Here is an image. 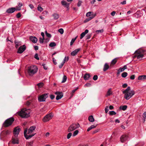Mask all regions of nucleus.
Here are the masks:
<instances>
[{
  "label": "nucleus",
  "instance_id": "obj_1",
  "mask_svg": "<svg viewBox=\"0 0 146 146\" xmlns=\"http://www.w3.org/2000/svg\"><path fill=\"white\" fill-rule=\"evenodd\" d=\"M31 111L30 109L24 108L21 109L20 111H18L17 113L19 116L22 118H27L30 116Z\"/></svg>",
  "mask_w": 146,
  "mask_h": 146
},
{
  "label": "nucleus",
  "instance_id": "obj_2",
  "mask_svg": "<svg viewBox=\"0 0 146 146\" xmlns=\"http://www.w3.org/2000/svg\"><path fill=\"white\" fill-rule=\"evenodd\" d=\"M145 51V50L141 49L136 50L135 52V55L133 57V58L134 59L137 57L138 59L141 60L144 56V54Z\"/></svg>",
  "mask_w": 146,
  "mask_h": 146
},
{
  "label": "nucleus",
  "instance_id": "obj_3",
  "mask_svg": "<svg viewBox=\"0 0 146 146\" xmlns=\"http://www.w3.org/2000/svg\"><path fill=\"white\" fill-rule=\"evenodd\" d=\"M37 71V68L36 66H32L29 67L27 70V73L30 76H32Z\"/></svg>",
  "mask_w": 146,
  "mask_h": 146
},
{
  "label": "nucleus",
  "instance_id": "obj_4",
  "mask_svg": "<svg viewBox=\"0 0 146 146\" xmlns=\"http://www.w3.org/2000/svg\"><path fill=\"white\" fill-rule=\"evenodd\" d=\"M14 121V119L11 117L6 119L3 124V126L5 127H8L11 125Z\"/></svg>",
  "mask_w": 146,
  "mask_h": 146
},
{
  "label": "nucleus",
  "instance_id": "obj_5",
  "mask_svg": "<svg viewBox=\"0 0 146 146\" xmlns=\"http://www.w3.org/2000/svg\"><path fill=\"white\" fill-rule=\"evenodd\" d=\"M80 127V125L78 123H73L70 125L68 131L69 132L72 131Z\"/></svg>",
  "mask_w": 146,
  "mask_h": 146
},
{
  "label": "nucleus",
  "instance_id": "obj_6",
  "mask_svg": "<svg viewBox=\"0 0 146 146\" xmlns=\"http://www.w3.org/2000/svg\"><path fill=\"white\" fill-rule=\"evenodd\" d=\"M48 94H44L38 97V100L40 102H45L46 99L48 97Z\"/></svg>",
  "mask_w": 146,
  "mask_h": 146
},
{
  "label": "nucleus",
  "instance_id": "obj_7",
  "mask_svg": "<svg viewBox=\"0 0 146 146\" xmlns=\"http://www.w3.org/2000/svg\"><path fill=\"white\" fill-rule=\"evenodd\" d=\"M135 92L133 90L129 91V92L125 94L124 98L127 100H129L134 94Z\"/></svg>",
  "mask_w": 146,
  "mask_h": 146
},
{
  "label": "nucleus",
  "instance_id": "obj_8",
  "mask_svg": "<svg viewBox=\"0 0 146 146\" xmlns=\"http://www.w3.org/2000/svg\"><path fill=\"white\" fill-rule=\"evenodd\" d=\"M53 117V115L52 113H50L49 114L46 115L43 118V121L44 122L48 121Z\"/></svg>",
  "mask_w": 146,
  "mask_h": 146
},
{
  "label": "nucleus",
  "instance_id": "obj_9",
  "mask_svg": "<svg viewBox=\"0 0 146 146\" xmlns=\"http://www.w3.org/2000/svg\"><path fill=\"white\" fill-rule=\"evenodd\" d=\"M11 131L7 130L3 131L0 134L1 137H3L9 135L11 132Z\"/></svg>",
  "mask_w": 146,
  "mask_h": 146
},
{
  "label": "nucleus",
  "instance_id": "obj_10",
  "mask_svg": "<svg viewBox=\"0 0 146 146\" xmlns=\"http://www.w3.org/2000/svg\"><path fill=\"white\" fill-rule=\"evenodd\" d=\"M55 94L57 95L56 98L57 100L61 99L63 96V93L62 92H56L55 93Z\"/></svg>",
  "mask_w": 146,
  "mask_h": 146
},
{
  "label": "nucleus",
  "instance_id": "obj_11",
  "mask_svg": "<svg viewBox=\"0 0 146 146\" xmlns=\"http://www.w3.org/2000/svg\"><path fill=\"white\" fill-rule=\"evenodd\" d=\"M26 48V46L25 45L21 46L18 49L17 52L19 53H21L25 50Z\"/></svg>",
  "mask_w": 146,
  "mask_h": 146
},
{
  "label": "nucleus",
  "instance_id": "obj_12",
  "mask_svg": "<svg viewBox=\"0 0 146 146\" xmlns=\"http://www.w3.org/2000/svg\"><path fill=\"white\" fill-rule=\"evenodd\" d=\"M127 135L124 134L122 135L120 137V140L121 142H124L127 140L128 138Z\"/></svg>",
  "mask_w": 146,
  "mask_h": 146
},
{
  "label": "nucleus",
  "instance_id": "obj_13",
  "mask_svg": "<svg viewBox=\"0 0 146 146\" xmlns=\"http://www.w3.org/2000/svg\"><path fill=\"white\" fill-rule=\"evenodd\" d=\"M15 10L16 8L15 7H12L8 9L6 12L9 13H13Z\"/></svg>",
  "mask_w": 146,
  "mask_h": 146
},
{
  "label": "nucleus",
  "instance_id": "obj_14",
  "mask_svg": "<svg viewBox=\"0 0 146 146\" xmlns=\"http://www.w3.org/2000/svg\"><path fill=\"white\" fill-rule=\"evenodd\" d=\"M20 131V128L18 127H17L15 128L14 129L13 131V133L14 135H17L19 134V133Z\"/></svg>",
  "mask_w": 146,
  "mask_h": 146
},
{
  "label": "nucleus",
  "instance_id": "obj_15",
  "mask_svg": "<svg viewBox=\"0 0 146 146\" xmlns=\"http://www.w3.org/2000/svg\"><path fill=\"white\" fill-rule=\"evenodd\" d=\"M36 128V127L34 126H31L29 129L27 134H30Z\"/></svg>",
  "mask_w": 146,
  "mask_h": 146
},
{
  "label": "nucleus",
  "instance_id": "obj_16",
  "mask_svg": "<svg viewBox=\"0 0 146 146\" xmlns=\"http://www.w3.org/2000/svg\"><path fill=\"white\" fill-rule=\"evenodd\" d=\"M80 50V48L76 49L71 53V55L72 56H75L76 54H77L78 52Z\"/></svg>",
  "mask_w": 146,
  "mask_h": 146
},
{
  "label": "nucleus",
  "instance_id": "obj_17",
  "mask_svg": "<svg viewBox=\"0 0 146 146\" xmlns=\"http://www.w3.org/2000/svg\"><path fill=\"white\" fill-rule=\"evenodd\" d=\"M30 40L34 43H36L38 40L37 38L35 36H30Z\"/></svg>",
  "mask_w": 146,
  "mask_h": 146
},
{
  "label": "nucleus",
  "instance_id": "obj_18",
  "mask_svg": "<svg viewBox=\"0 0 146 146\" xmlns=\"http://www.w3.org/2000/svg\"><path fill=\"white\" fill-rule=\"evenodd\" d=\"M88 30L87 29H86L85 30L84 32L82 33L80 35V38L82 39L84 36L86 34L88 33Z\"/></svg>",
  "mask_w": 146,
  "mask_h": 146
},
{
  "label": "nucleus",
  "instance_id": "obj_19",
  "mask_svg": "<svg viewBox=\"0 0 146 146\" xmlns=\"http://www.w3.org/2000/svg\"><path fill=\"white\" fill-rule=\"evenodd\" d=\"M23 5V3H21L18 4V6H16V11H20L21 10V7Z\"/></svg>",
  "mask_w": 146,
  "mask_h": 146
},
{
  "label": "nucleus",
  "instance_id": "obj_20",
  "mask_svg": "<svg viewBox=\"0 0 146 146\" xmlns=\"http://www.w3.org/2000/svg\"><path fill=\"white\" fill-rule=\"evenodd\" d=\"M12 143L13 144H18L19 142L17 138H15L13 137L12 138Z\"/></svg>",
  "mask_w": 146,
  "mask_h": 146
},
{
  "label": "nucleus",
  "instance_id": "obj_21",
  "mask_svg": "<svg viewBox=\"0 0 146 146\" xmlns=\"http://www.w3.org/2000/svg\"><path fill=\"white\" fill-rule=\"evenodd\" d=\"M61 4L65 6L66 7L68 8L69 6V4L67 3L66 1L62 0L61 2Z\"/></svg>",
  "mask_w": 146,
  "mask_h": 146
},
{
  "label": "nucleus",
  "instance_id": "obj_22",
  "mask_svg": "<svg viewBox=\"0 0 146 146\" xmlns=\"http://www.w3.org/2000/svg\"><path fill=\"white\" fill-rule=\"evenodd\" d=\"M112 94V92L111 91V88H110L107 91V94L106 95V97H108V96H110Z\"/></svg>",
  "mask_w": 146,
  "mask_h": 146
},
{
  "label": "nucleus",
  "instance_id": "obj_23",
  "mask_svg": "<svg viewBox=\"0 0 146 146\" xmlns=\"http://www.w3.org/2000/svg\"><path fill=\"white\" fill-rule=\"evenodd\" d=\"M91 76L90 74L86 73L84 75V78L85 80H87Z\"/></svg>",
  "mask_w": 146,
  "mask_h": 146
},
{
  "label": "nucleus",
  "instance_id": "obj_24",
  "mask_svg": "<svg viewBox=\"0 0 146 146\" xmlns=\"http://www.w3.org/2000/svg\"><path fill=\"white\" fill-rule=\"evenodd\" d=\"M95 17V15H93L91 17H90L87 18L86 20L84 21V22L85 23H86L90 21L92 19H93L94 17Z\"/></svg>",
  "mask_w": 146,
  "mask_h": 146
},
{
  "label": "nucleus",
  "instance_id": "obj_25",
  "mask_svg": "<svg viewBox=\"0 0 146 146\" xmlns=\"http://www.w3.org/2000/svg\"><path fill=\"white\" fill-rule=\"evenodd\" d=\"M93 15H95V16L96 15V14H94L92 12H89L87 13L86 14V16L88 17H91Z\"/></svg>",
  "mask_w": 146,
  "mask_h": 146
},
{
  "label": "nucleus",
  "instance_id": "obj_26",
  "mask_svg": "<svg viewBox=\"0 0 146 146\" xmlns=\"http://www.w3.org/2000/svg\"><path fill=\"white\" fill-rule=\"evenodd\" d=\"M109 66L107 63H106L105 64L103 68V71L104 72L106 71L109 68Z\"/></svg>",
  "mask_w": 146,
  "mask_h": 146
},
{
  "label": "nucleus",
  "instance_id": "obj_27",
  "mask_svg": "<svg viewBox=\"0 0 146 146\" xmlns=\"http://www.w3.org/2000/svg\"><path fill=\"white\" fill-rule=\"evenodd\" d=\"M117 59L116 58H114L111 61L110 64L111 66H113L117 62Z\"/></svg>",
  "mask_w": 146,
  "mask_h": 146
},
{
  "label": "nucleus",
  "instance_id": "obj_28",
  "mask_svg": "<svg viewBox=\"0 0 146 146\" xmlns=\"http://www.w3.org/2000/svg\"><path fill=\"white\" fill-rule=\"evenodd\" d=\"M138 79L139 80L146 79V75H143L139 76L138 77Z\"/></svg>",
  "mask_w": 146,
  "mask_h": 146
},
{
  "label": "nucleus",
  "instance_id": "obj_29",
  "mask_svg": "<svg viewBox=\"0 0 146 146\" xmlns=\"http://www.w3.org/2000/svg\"><path fill=\"white\" fill-rule=\"evenodd\" d=\"M130 87H128L126 89L123 91V94H126V93H127L129 92V91H130Z\"/></svg>",
  "mask_w": 146,
  "mask_h": 146
},
{
  "label": "nucleus",
  "instance_id": "obj_30",
  "mask_svg": "<svg viewBox=\"0 0 146 146\" xmlns=\"http://www.w3.org/2000/svg\"><path fill=\"white\" fill-rule=\"evenodd\" d=\"M127 106L124 105L123 106H120L119 108V109L120 110H122L123 111H124L127 109Z\"/></svg>",
  "mask_w": 146,
  "mask_h": 146
},
{
  "label": "nucleus",
  "instance_id": "obj_31",
  "mask_svg": "<svg viewBox=\"0 0 146 146\" xmlns=\"http://www.w3.org/2000/svg\"><path fill=\"white\" fill-rule=\"evenodd\" d=\"M52 16L54 17V19H57L59 17V15L58 14L56 13H54L52 15Z\"/></svg>",
  "mask_w": 146,
  "mask_h": 146
},
{
  "label": "nucleus",
  "instance_id": "obj_32",
  "mask_svg": "<svg viewBox=\"0 0 146 146\" xmlns=\"http://www.w3.org/2000/svg\"><path fill=\"white\" fill-rule=\"evenodd\" d=\"M88 119L91 122H93L94 121V120L93 117L92 115L90 116L88 118Z\"/></svg>",
  "mask_w": 146,
  "mask_h": 146
},
{
  "label": "nucleus",
  "instance_id": "obj_33",
  "mask_svg": "<svg viewBox=\"0 0 146 146\" xmlns=\"http://www.w3.org/2000/svg\"><path fill=\"white\" fill-rule=\"evenodd\" d=\"M77 37L78 36H77L75 38H73L72 39L70 43V45L71 46H72L73 44V43L74 42V41L76 40Z\"/></svg>",
  "mask_w": 146,
  "mask_h": 146
},
{
  "label": "nucleus",
  "instance_id": "obj_34",
  "mask_svg": "<svg viewBox=\"0 0 146 146\" xmlns=\"http://www.w3.org/2000/svg\"><path fill=\"white\" fill-rule=\"evenodd\" d=\"M35 134H33L32 135H27V136H26V137H25L27 139H30L31 137H32L34 136V135H35Z\"/></svg>",
  "mask_w": 146,
  "mask_h": 146
},
{
  "label": "nucleus",
  "instance_id": "obj_35",
  "mask_svg": "<svg viewBox=\"0 0 146 146\" xmlns=\"http://www.w3.org/2000/svg\"><path fill=\"white\" fill-rule=\"evenodd\" d=\"M143 122L144 123L145 121V117H146V112H145L143 115Z\"/></svg>",
  "mask_w": 146,
  "mask_h": 146
},
{
  "label": "nucleus",
  "instance_id": "obj_36",
  "mask_svg": "<svg viewBox=\"0 0 146 146\" xmlns=\"http://www.w3.org/2000/svg\"><path fill=\"white\" fill-rule=\"evenodd\" d=\"M37 86H38V88H41L43 86V83L42 82H40L37 84Z\"/></svg>",
  "mask_w": 146,
  "mask_h": 146
},
{
  "label": "nucleus",
  "instance_id": "obj_37",
  "mask_svg": "<svg viewBox=\"0 0 146 146\" xmlns=\"http://www.w3.org/2000/svg\"><path fill=\"white\" fill-rule=\"evenodd\" d=\"M56 45V43L54 42H51L50 43L49 46L51 47L55 46Z\"/></svg>",
  "mask_w": 146,
  "mask_h": 146
},
{
  "label": "nucleus",
  "instance_id": "obj_38",
  "mask_svg": "<svg viewBox=\"0 0 146 146\" xmlns=\"http://www.w3.org/2000/svg\"><path fill=\"white\" fill-rule=\"evenodd\" d=\"M121 76L123 78H125L127 75V73L126 72H123L121 74Z\"/></svg>",
  "mask_w": 146,
  "mask_h": 146
},
{
  "label": "nucleus",
  "instance_id": "obj_39",
  "mask_svg": "<svg viewBox=\"0 0 146 146\" xmlns=\"http://www.w3.org/2000/svg\"><path fill=\"white\" fill-rule=\"evenodd\" d=\"M78 132L79 131L78 130H76L74 132L72 136L74 137L75 136L78 134Z\"/></svg>",
  "mask_w": 146,
  "mask_h": 146
},
{
  "label": "nucleus",
  "instance_id": "obj_40",
  "mask_svg": "<svg viewBox=\"0 0 146 146\" xmlns=\"http://www.w3.org/2000/svg\"><path fill=\"white\" fill-rule=\"evenodd\" d=\"M37 9L38 11L40 12H41L43 10V8H42L40 5H38Z\"/></svg>",
  "mask_w": 146,
  "mask_h": 146
},
{
  "label": "nucleus",
  "instance_id": "obj_41",
  "mask_svg": "<svg viewBox=\"0 0 146 146\" xmlns=\"http://www.w3.org/2000/svg\"><path fill=\"white\" fill-rule=\"evenodd\" d=\"M103 31H104L102 29L101 30L96 31V33L97 34H98L99 33H102L103 32Z\"/></svg>",
  "mask_w": 146,
  "mask_h": 146
},
{
  "label": "nucleus",
  "instance_id": "obj_42",
  "mask_svg": "<svg viewBox=\"0 0 146 146\" xmlns=\"http://www.w3.org/2000/svg\"><path fill=\"white\" fill-rule=\"evenodd\" d=\"M67 77L66 76H64L63 78V80L62 82V83L65 82L66 80Z\"/></svg>",
  "mask_w": 146,
  "mask_h": 146
},
{
  "label": "nucleus",
  "instance_id": "obj_43",
  "mask_svg": "<svg viewBox=\"0 0 146 146\" xmlns=\"http://www.w3.org/2000/svg\"><path fill=\"white\" fill-rule=\"evenodd\" d=\"M109 113L110 115H115L116 114V112L114 111H110Z\"/></svg>",
  "mask_w": 146,
  "mask_h": 146
},
{
  "label": "nucleus",
  "instance_id": "obj_44",
  "mask_svg": "<svg viewBox=\"0 0 146 146\" xmlns=\"http://www.w3.org/2000/svg\"><path fill=\"white\" fill-rule=\"evenodd\" d=\"M58 31L61 34H63L64 33V30L62 28L59 29Z\"/></svg>",
  "mask_w": 146,
  "mask_h": 146
},
{
  "label": "nucleus",
  "instance_id": "obj_45",
  "mask_svg": "<svg viewBox=\"0 0 146 146\" xmlns=\"http://www.w3.org/2000/svg\"><path fill=\"white\" fill-rule=\"evenodd\" d=\"M45 35H46V36L48 37H49V38H50L51 37V35L50 34H49L48 33L47 31H45Z\"/></svg>",
  "mask_w": 146,
  "mask_h": 146
},
{
  "label": "nucleus",
  "instance_id": "obj_46",
  "mask_svg": "<svg viewBox=\"0 0 146 146\" xmlns=\"http://www.w3.org/2000/svg\"><path fill=\"white\" fill-rule=\"evenodd\" d=\"M44 38H42L40 37L39 38V41L40 43H43L44 42Z\"/></svg>",
  "mask_w": 146,
  "mask_h": 146
},
{
  "label": "nucleus",
  "instance_id": "obj_47",
  "mask_svg": "<svg viewBox=\"0 0 146 146\" xmlns=\"http://www.w3.org/2000/svg\"><path fill=\"white\" fill-rule=\"evenodd\" d=\"M72 135V133L71 132L69 133L67 135V138L68 139H69L71 137V136Z\"/></svg>",
  "mask_w": 146,
  "mask_h": 146
},
{
  "label": "nucleus",
  "instance_id": "obj_48",
  "mask_svg": "<svg viewBox=\"0 0 146 146\" xmlns=\"http://www.w3.org/2000/svg\"><path fill=\"white\" fill-rule=\"evenodd\" d=\"M27 130H28L26 128L25 129V130H24V135L25 137H26V136H27Z\"/></svg>",
  "mask_w": 146,
  "mask_h": 146
},
{
  "label": "nucleus",
  "instance_id": "obj_49",
  "mask_svg": "<svg viewBox=\"0 0 146 146\" xmlns=\"http://www.w3.org/2000/svg\"><path fill=\"white\" fill-rule=\"evenodd\" d=\"M78 89V88H77L76 89L73 90H72V92L71 93V96L72 97L73 96V93H74Z\"/></svg>",
  "mask_w": 146,
  "mask_h": 146
},
{
  "label": "nucleus",
  "instance_id": "obj_50",
  "mask_svg": "<svg viewBox=\"0 0 146 146\" xmlns=\"http://www.w3.org/2000/svg\"><path fill=\"white\" fill-rule=\"evenodd\" d=\"M34 58L37 60H39V58L38 56V54L37 53H36L34 56Z\"/></svg>",
  "mask_w": 146,
  "mask_h": 146
},
{
  "label": "nucleus",
  "instance_id": "obj_51",
  "mask_svg": "<svg viewBox=\"0 0 146 146\" xmlns=\"http://www.w3.org/2000/svg\"><path fill=\"white\" fill-rule=\"evenodd\" d=\"M98 78V76L97 75H94L93 77V79L94 80H96Z\"/></svg>",
  "mask_w": 146,
  "mask_h": 146
},
{
  "label": "nucleus",
  "instance_id": "obj_52",
  "mask_svg": "<svg viewBox=\"0 0 146 146\" xmlns=\"http://www.w3.org/2000/svg\"><path fill=\"white\" fill-rule=\"evenodd\" d=\"M91 34H88V35L86 36V39H89L91 37Z\"/></svg>",
  "mask_w": 146,
  "mask_h": 146
},
{
  "label": "nucleus",
  "instance_id": "obj_53",
  "mask_svg": "<svg viewBox=\"0 0 146 146\" xmlns=\"http://www.w3.org/2000/svg\"><path fill=\"white\" fill-rule=\"evenodd\" d=\"M21 15L20 13H19L16 15V17L17 18H19L21 17Z\"/></svg>",
  "mask_w": 146,
  "mask_h": 146
},
{
  "label": "nucleus",
  "instance_id": "obj_54",
  "mask_svg": "<svg viewBox=\"0 0 146 146\" xmlns=\"http://www.w3.org/2000/svg\"><path fill=\"white\" fill-rule=\"evenodd\" d=\"M82 2L80 1H79L78 2L77 4V6L78 7H80L81 5Z\"/></svg>",
  "mask_w": 146,
  "mask_h": 146
},
{
  "label": "nucleus",
  "instance_id": "obj_55",
  "mask_svg": "<svg viewBox=\"0 0 146 146\" xmlns=\"http://www.w3.org/2000/svg\"><path fill=\"white\" fill-rule=\"evenodd\" d=\"M52 60L53 62L54 63V64H55V65L57 63L56 62V60L54 58H52Z\"/></svg>",
  "mask_w": 146,
  "mask_h": 146
},
{
  "label": "nucleus",
  "instance_id": "obj_56",
  "mask_svg": "<svg viewBox=\"0 0 146 146\" xmlns=\"http://www.w3.org/2000/svg\"><path fill=\"white\" fill-rule=\"evenodd\" d=\"M96 125L95 126L94 125H91L90 127V128L91 129H94L96 127Z\"/></svg>",
  "mask_w": 146,
  "mask_h": 146
},
{
  "label": "nucleus",
  "instance_id": "obj_57",
  "mask_svg": "<svg viewBox=\"0 0 146 146\" xmlns=\"http://www.w3.org/2000/svg\"><path fill=\"white\" fill-rule=\"evenodd\" d=\"M42 65L43 66L45 70L47 69V67L46 66L45 64H42Z\"/></svg>",
  "mask_w": 146,
  "mask_h": 146
},
{
  "label": "nucleus",
  "instance_id": "obj_58",
  "mask_svg": "<svg viewBox=\"0 0 146 146\" xmlns=\"http://www.w3.org/2000/svg\"><path fill=\"white\" fill-rule=\"evenodd\" d=\"M108 108V106H107L106 107V108L105 109V112L106 113H107L109 110V109Z\"/></svg>",
  "mask_w": 146,
  "mask_h": 146
},
{
  "label": "nucleus",
  "instance_id": "obj_59",
  "mask_svg": "<svg viewBox=\"0 0 146 146\" xmlns=\"http://www.w3.org/2000/svg\"><path fill=\"white\" fill-rule=\"evenodd\" d=\"M50 97L51 100H53L55 96L53 95H51L50 96Z\"/></svg>",
  "mask_w": 146,
  "mask_h": 146
},
{
  "label": "nucleus",
  "instance_id": "obj_60",
  "mask_svg": "<svg viewBox=\"0 0 146 146\" xmlns=\"http://www.w3.org/2000/svg\"><path fill=\"white\" fill-rule=\"evenodd\" d=\"M135 75H131L130 78L131 80H134L135 79Z\"/></svg>",
  "mask_w": 146,
  "mask_h": 146
},
{
  "label": "nucleus",
  "instance_id": "obj_61",
  "mask_svg": "<svg viewBox=\"0 0 146 146\" xmlns=\"http://www.w3.org/2000/svg\"><path fill=\"white\" fill-rule=\"evenodd\" d=\"M30 104L31 102L29 101H27L26 103V105L27 106H29L30 105Z\"/></svg>",
  "mask_w": 146,
  "mask_h": 146
},
{
  "label": "nucleus",
  "instance_id": "obj_62",
  "mask_svg": "<svg viewBox=\"0 0 146 146\" xmlns=\"http://www.w3.org/2000/svg\"><path fill=\"white\" fill-rule=\"evenodd\" d=\"M120 72H121L124 71L123 68H120L118 70Z\"/></svg>",
  "mask_w": 146,
  "mask_h": 146
},
{
  "label": "nucleus",
  "instance_id": "obj_63",
  "mask_svg": "<svg viewBox=\"0 0 146 146\" xmlns=\"http://www.w3.org/2000/svg\"><path fill=\"white\" fill-rule=\"evenodd\" d=\"M122 87L123 88H125L127 86V85L126 84H124L122 85Z\"/></svg>",
  "mask_w": 146,
  "mask_h": 146
},
{
  "label": "nucleus",
  "instance_id": "obj_64",
  "mask_svg": "<svg viewBox=\"0 0 146 146\" xmlns=\"http://www.w3.org/2000/svg\"><path fill=\"white\" fill-rule=\"evenodd\" d=\"M85 86H87V87H90V86H91V84L90 83H87V84H86L85 85Z\"/></svg>",
  "mask_w": 146,
  "mask_h": 146
}]
</instances>
